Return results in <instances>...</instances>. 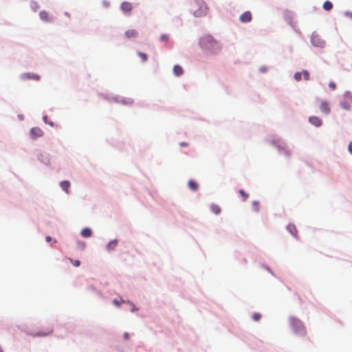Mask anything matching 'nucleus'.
Wrapping results in <instances>:
<instances>
[{
	"mask_svg": "<svg viewBox=\"0 0 352 352\" xmlns=\"http://www.w3.org/2000/svg\"><path fill=\"white\" fill-rule=\"evenodd\" d=\"M199 45L207 55H217L221 50V44L211 34H206L200 37Z\"/></svg>",
	"mask_w": 352,
	"mask_h": 352,
	"instance_id": "obj_1",
	"label": "nucleus"
},
{
	"mask_svg": "<svg viewBox=\"0 0 352 352\" xmlns=\"http://www.w3.org/2000/svg\"><path fill=\"white\" fill-rule=\"evenodd\" d=\"M268 141L277 149L280 154L284 155L287 157H290L291 151L283 140L276 136H272L268 139Z\"/></svg>",
	"mask_w": 352,
	"mask_h": 352,
	"instance_id": "obj_2",
	"label": "nucleus"
},
{
	"mask_svg": "<svg viewBox=\"0 0 352 352\" xmlns=\"http://www.w3.org/2000/svg\"><path fill=\"white\" fill-rule=\"evenodd\" d=\"M289 320L292 328L296 332V333L302 336L306 334L305 328L302 322L298 318L295 317H290Z\"/></svg>",
	"mask_w": 352,
	"mask_h": 352,
	"instance_id": "obj_3",
	"label": "nucleus"
},
{
	"mask_svg": "<svg viewBox=\"0 0 352 352\" xmlns=\"http://www.w3.org/2000/svg\"><path fill=\"white\" fill-rule=\"evenodd\" d=\"M195 4L199 7L194 13L193 15L195 17H202L207 14L208 6L204 0H195Z\"/></svg>",
	"mask_w": 352,
	"mask_h": 352,
	"instance_id": "obj_4",
	"label": "nucleus"
},
{
	"mask_svg": "<svg viewBox=\"0 0 352 352\" xmlns=\"http://www.w3.org/2000/svg\"><path fill=\"white\" fill-rule=\"evenodd\" d=\"M310 41L315 47L324 48L326 46V41L316 32H313L311 35Z\"/></svg>",
	"mask_w": 352,
	"mask_h": 352,
	"instance_id": "obj_5",
	"label": "nucleus"
},
{
	"mask_svg": "<svg viewBox=\"0 0 352 352\" xmlns=\"http://www.w3.org/2000/svg\"><path fill=\"white\" fill-rule=\"evenodd\" d=\"M20 78L22 80H34L38 81L41 79V76L37 74L25 72L21 74Z\"/></svg>",
	"mask_w": 352,
	"mask_h": 352,
	"instance_id": "obj_6",
	"label": "nucleus"
},
{
	"mask_svg": "<svg viewBox=\"0 0 352 352\" xmlns=\"http://www.w3.org/2000/svg\"><path fill=\"white\" fill-rule=\"evenodd\" d=\"M120 10L126 16H129L133 10L132 3L129 1H123L120 5Z\"/></svg>",
	"mask_w": 352,
	"mask_h": 352,
	"instance_id": "obj_7",
	"label": "nucleus"
},
{
	"mask_svg": "<svg viewBox=\"0 0 352 352\" xmlns=\"http://www.w3.org/2000/svg\"><path fill=\"white\" fill-rule=\"evenodd\" d=\"M43 135V131L37 126L32 127L30 131V137L32 140H36L38 138H40Z\"/></svg>",
	"mask_w": 352,
	"mask_h": 352,
	"instance_id": "obj_8",
	"label": "nucleus"
},
{
	"mask_svg": "<svg viewBox=\"0 0 352 352\" xmlns=\"http://www.w3.org/2000/svg\"><path fill=\"white\" fill-rule=\"evenodd\" d=\"M294 16V12L288 10L283 11V18L285 21L291 26H293L292 19Z\"/></svg>",
	"mask_w": 352,
	"mask_h": 352,
	"instance_id": "obj_9",
	"label": "nucleus"
},
{
	"mask_svg": "<svg viewBox=\"0 0 352 352\" xmlns=\"http://www.w3.org/2000/svg\"><path fill=\"white\" fill-rule=\"evenodd\" d=\"M37 158L41 163L44 164L45 165L48 166L50 164V156L48 153H39Z\"/></svg>",
	"mask_w": 352,
	"mask_h": 352,
	"instance_id": "obj_10",
	"label": "nucleus"
},
{
	"mask_svg": "<svg viewBox=\"0 0 352 352\" xmlns=\"http://www.w3.org/2000/svg\"><path fill=\"white\" fill-rule=\"evenodd\" d=\"M252 16L250 11H245L239 17V20L241 23H249L252 21Z\"/></svg>",
	"mask_w": 352,
	"mask_h": 352,
	"instance_id": "obj_11",
	"label": "nucleus"
},
{
	"mask_svg": "<svg viewBox=\"0 0 352 352\" xmlns=\"http://www.w3.org/2000/svg\"><path fill=\"white\" fill-rule=\"evenodd\" d=\"M113 100L117 103H122L123 104H131L133 100L131 98H124L120 96H115L113 98Z\"/></svg>",
	"mask_w": 352,
	"mask_h": 352,
	"instance_id": "obj_12",
	"label": "nucleus"
},
{
	"mask_svg": "<svg viewBox=\"0 0 352 352\" xmlns=\"http://www.w3.org/2000/svg\"><path fill=\"white\" fill-rule=\"evenodd\" d=\"M309 122L316 127H320L322 124V120L315 116H311L309 118Z\"/></svg>",
	"mask_w": 352,
	"mask_h": 352,
	"instance_id": "obj_13",
	"label": "nucleus"
},
{
	"mask_svg": "<svg viewBox=\"0 0 352 352\" xmlns=\"http://www.w3.org/2000/svg\"><path fill=\"white\" fill-rule=\"evenodd\" d=\"M320 110L326 115L331 112L329 104L327 101H322L320 105Z\"/></svg>",
	"mask_w": 352,
	"mask_h": 352,
	"instance_id": "obj_14",
	"label": "nucleus"
},
{
	"mask_svg": "<svg viewBox=\"0 0 352 352\" xmlns=\"http://www.w3.org/2000/svg\"><path fill=\"white\" fill-rule=\"evenodd\" d=\"M39 17L42 21L45 22L53 21L52 19L49 17L48 13L45 10H42L39 12Z\"/></svg>",
	"mask_w": 352,
	"mask_h": 352,
	"instance_id": "obj_15",
	"label": "nucleus"
},
{
	"mask_svg": "<svg viewBox=\"0 0 352 352\" xmlns=\"http://www.w3.org/2000/svg\"><path fill=\"white\" fill-rule=\"evenodd\" d=\"M60 186L66 193H69L70 182L68 180H63L60 182Z\"/></svg>",
	"mask_w": 352,
	"mask_h": 352,
	"instance_id": "obj_16",
	"label": "nucleus"
},
{
	"mask_svg": "<svg viewBox=\"0 0 352 352\" xmlns=\"http://www.w3.org/2000/svg\"><path fill=\"white\" fill-rule=\"evenodd\" d=\"M173 73L176 76H180L183 74L184 69L179 65H175L173 67Z\"/></svg>",
	"mask_w": 352,
	"mask_h": 352,
	"instance_id": "obj_17",
	"label": "nucleus"
},
{
	"mask_svg": "<svg viewBox=\"0 0 352 352\" xmlns=\"http://www.w3.org/2000/svg\"><path fill=\"white\" fill-rule=\"evenodd\" d=\"M124 35L126 38L137 37L138 32L135 30H128L125 32Z\"/></svg>",
	"mask_w": 352,
	"mask_h": 352,
	"instance_id": "obj_18",
	"label": "nucleus"
},
{
	"mask_svg": "<svg viewBox=\"0 0 352 352\" xmlns=\"http://www.w3.org/2000/svg\"><path fill=\"white\" fill-rule=\"evenodd\" d=\"M188 186L190 189H191L193 191L197 190L199 188L198 184L192 179H190L188 183Z\"/></svg>",
	"mask_w": 352,
	"mask_h": 352,
	"instance_id": "obj_19",
	"label": "nucleus"
},
{
	"mask_svg": "<svg viewBox=\"0 0 352 352\" xmlns=\"http://www.w3.org/2000/svg\"><path fill=\"white\" fill-rule=\"evenodd\" d=\"M117 245H118V241L116 239H114L108 243V244L107 245V249L109 251L113 250L116 248Z\"/></svg>",
	"mask_w": 352,
	"mask_h": 352,
	"instance_id": "obj_20",
	"label": "nucleus"
},
{
	"mask_svg": "<svg viewBox=\"0 0 352 352\" xmlns=\"http://www.w3.org/2000/svg\"><path fill=\"white\" fill-rule=\"evenodd\" d=\"M53 331V329L52 328H49L47 329V331H39L35 334L33 335L34 337H36V336H47L48 335H50V333H52Z\"/></svg>",
	"mask_w": 352,
	"mask_h": 352,
	"instance_id": "obj_21",
	"label": "nucleus"
},
{
	"mask_svg": "<svg viewBox=\"0 0 352 352\" xmlns=\"http://www.w3.org/2000/svg\"><path fill=\"white\" fill-rule=\"evenodd\" d=\"M210 210L215 214H219L221 211V208L215 204H212L210 205Z\"/></svg>",
	"mask_w": 352,
	"mask_h": 352,
	"instance_id": "obj_22",
	"label": "nucleus"
},
{
	"mask_svg": "<svg viewBox=\"0 0 352 352\" xmlns=\"http://www.w3.org/2000/svg\"><path fill=\"white\" fill-rule=\"evenodd\" d=\"M333 3L330 1H325L322 5V8L326 11H330L333 8Z\"/></svg>",
	"mask_w": 352,
	"mask_h": 352,
	"instance_id": "obj_23",
	"label": "nucleus"
},
{
	"mask_svg": "<svg viewBox=\"0 0 352 352\" xmlns=\"http://www.w3.org/2000/svg\"><path fill=\"white\" fill-rule=\"evenodd\" d=\"M91 233H92L91 230L88 228H84L81 231V235L83 237H90L91 236Z\"/></svg>",
	"mask_w": 352,
	"mask_h": 352,
	"instance_id": "obj_24",
	"label": "nucleus"
},
{
	"mask_svg": "<svg viewBox=\"0 0 352 352\" xmlns=\"http://www.w3.org/2000/svg\"><path fill=\"white\" fill-rule=\"evenodd\" d=\"M340 107L345 110H350L351 109V105L349 104V102H348L347 101H341L340 102Z\"/></svg>",
	"mask_w": 352,
	"mask_h": 352,
	"instance_id": "obj_25",
	"label": "nucleus"
},
{
	"mask_svg": "<svg viewBox=\"0 0 352 352\" xmlns=\"http://www.w3.org/2000/svg\"><path fill=\"white\" fill-rule=\"evenodd\" d=\"M30 8L32 10V11L35 12L39 8V5L36 1L31 0L30 1Z\"/></svg>",
	"mask_w": 352,
	"mask_h": 352,
	"instance_id": "obj_26",
	"label": "nucleus"
},
{
	"mask_svg": "<svg viewBox=\"0 0 352 352\" xmlns=\"http://www.w3.org/2000/svg\"><path fill=\"white\" fill-rule=\"evenodd\" d=\"M137 54L138 56H140L143 62H146L148 60V56L146 54L142 52H138Z\"/></svg>",
	"mask_w": 352,
	"mask_h": 352,
	"instance_id": "obj_27",
	"label": "nucleus"
},
{
	"mask_svg": "<svg viewBox=\"0 0 352 352\" xmlns=\"http://www.w3.org/2000/svg\"><path fill=\"white\" fill-rule=\"evenodd\" d=\"M252 210L253 211L258 212L259 211V201H252Z\"/></svg>",
	"mask_w": 352,
	"mask_h": 352,
	"instance_id": "obj_28",
	"label": "nucleus"
},
{
	"mask_svg": "<svg viewBox=\"0 0 352 352\" xmlns=\"http://www.w3.org/2000/svg\"><path fill=\"white\" fill-rule=\"evenodd\" d=\"M43 122L45 124H49L51 126H54V122H52V121H50L48 120V116L47 115H45V116H43Z\"/></svg>",
	"mask_w": 352,
	"mask_h": 352,
	"instance_id": "obj_29",
	"label": "nucleus"
},
{
	"mask_svg": "<svg viewBox=\"0 0 352 352\" xmlns=\"http://www.w3.org/2000/svg\"><path fill=\"white\" fill-rule=\"evenodd\" d=\"M239 192L243 197V201H245L249 197L248 193L245 192L243 189H240Z\"/></svg>",
	"mask_w": 352,
	"mask_h": 352,
	"instance_id": "obj_30",
	"label": "nucleus"
},
{
	"mask_svg": "<svg viewBox=\"0 0 352 352\" xmlns=\"http://www.w3.org/2000/svg\"><path fill=\"white\" fill-rule=\"evenodd\" d=\"M301 72L302 76H303V78L305 80H309V73L307 70L303 69Z\"/></svg>",
	"mask_w": 352,
	"mask_h": 352,
	"instance_id": "obj_31",
	"label": "nucleus"
},
{
	"mask_svg": "<svg viewBox=\"0 0 352 352\" xmlns=\"http://www.w3.org/2000/svg\"><path fill=\"white\" fill-rule=\"evenodd\" d=\"M294 79L296 81H300L302 79V72H297L294 74Z\"/></svg>",
	"mask_w": 352,
	"mask_h": 352,
	"instance_id": "obj_32",
	"label": "nucleus"
},
{
	"mask_svg": "<svg viewBox=\"0 0 352 352\" xmlns=\"http://www.w3.org/2000/svg\"><path fill=\"white\" fill-rule=\"evenodd\" d=\"M344 97L348 98L351 102H352V94L351 91H346L344 94Z\"/></svg>",
	"mask_w": 352,
	"mask_h": 352,
	"instance_id": "obj_33",
	"label": "nucleus"
},
{
	"mask_svg": "<svg viewBox=\"0 0 352 352\" xmlns=\"http://www.w3.org/2000/svg\"><path fill=\"white\" fill-rule=\"evenodd\" d=\"M77 245H78V247L80 249V250H84L86 247V243L84 241H79L77 242Z\"/></svg>",
	"mask_w": 352,
	"mask_h": 352,
	"instance_id": "obj_34",
	"label": "nucleus"
},
{
	"mask_svg": "<svg viewBox=\"0 0 352 352\" xmlns=\"http://www.w3.org/2000/svg\"><path fill=\"white\" fill-rule=\"evenodd\" d=\"M261 318V314H259V313H254L253 315H252V319L254 320V321H258Z\"/></svg>",
	"mask_w": 352,
	"mask_h": 352,
	"instance_id": "obj_35",
	"label": "nucleus"
},
{
	"mask_svg": "<svg viewBox=\"0 0 352 352\" xmlns=\"http://www.w3.org/2000/svg\"><path fill=\"white\" fill-rule=\"evenodd\" d=\"M68 259L69 260V261H70L71 263H73V265H74L75 267H78V266H80V261L79 260H75V261H74L73 259H72V258H69Z\"/></svg>",
	"mask_w": 352,
	"mask_h": 352,
	"instance_id": "obj_36",
	"label": "nucleus"
},
{
	"mask_svg": "<svg viewBox=\"0 0 352 352\" xmlns=\"http://www.w3.org/2000/svg\"><path fill=\"white\" fill-rule=\"evenodd\" d=\"M168 34H163L160 36V41L162 42H164V41H168Z\"/></svg>",
	"mask_w": 352,
	"mask_h": 352,
	"instance_id": "obj_37",
	"label": "nucleus"
},
{
	"mask_svg": "<svg viewBox=\"0 0 352 352\" xmlns=\"http://www.w3.org/2000/svg\"><path fill=\"white\" fill-rule=\"evenodd\" d=\"M102 6H103L104 8H109V6H110V3H109V1H107V0H103V1H102Z\"/></svg>",
	"mask_w": 352,
	"mask_h": 352,
	"instance_id": "obj_38",
	"label": "nucleus"
},
{
	"mask_svg": "<svg viewBox=\"0 0 352 352\" xmlns=\"http://www.w3.org/2000/svg\"><path fill=\"white\" fill-rule=\"evenodd\" d=\"M329 87L331 89H335L336 88V84L334 82H330L329 83Z\"/></svg>",
	"mask_w": 352,
	"mask_h": 352,
	"instance_id": "obj_39",
	"label": "nucleus"
},
{
	"mask_svg": "<svg viewBox=\"0 0 352 352\" xmlns=\"http://www.w3.org/2000/svg\"><path fill=\"white\" fill-rule=\"evenodd\" d=\"M348 151L351 154H352V141L349 143Z\"/></svg>",
	"mask_w": 352,
	"mask_h": 352,
	"instance_id": "obj_40",
	"label": "nucleus"
},
{
	"mask_svg": "<svg viewBox=\"0 0 352 352\" xmlns=\"http://www.w3.org/2000/svg\"><path fill=\"white\" fill-rule=\"evenodd\" d=\"M113 303L115 305H116V306H120V302H119L118 300H116V299H114V300H113Z\"/></svg>",
	"mask_w": 352,
	"mask_h": 352,
	"instance_id": "obj_41",
	"label": "nucleus"
},
{
	"mask_svg": "<svg viewBox=\"0 0 352 352\" xmlns=\"http://www.w3.org/2000/svg\"><path fill=\"white\" fill-rule=\"evenodd\" d=\"M266 70H267V68H266L265 67H263H263H261L259 68V71H260L261 72H266Z\"/></svg>",
	"mask_w": 352,
	"mask_h": 352,
	"instance_id": "obj_42",
	"label": "nucleus"
},
{
	"mask_svg": "<svg viewBox=\"0 0 352 352\" xmlns=\"http://www.w3.org/2000/svg\"><path fill=\"white\" fill-rule=\"evenodd\" d=\"M124 338L125 340H129V333L126 332L124 333Z\"/></svg>",
	"mask_w": 352,
	"mask_h": 352,
	"instance_id": "obj_43",
	"label": "nucleus"
},
{
	"mask_svg": "<svg viewBox=\"0 0 352 352\" xmlns=\"http://www.w3.org/2000/svg\"><path fill=\"white\" fill-rule=\"evenodd\" d=\"M180 146H188V143L186 142H182L179 143Z\"/></svg>",
	"mask_w": 352,
	"mask_h": 352,
	"instance_id": "obj_44",
	"label": "nucleus"
},
{
	"mask_svg": "<svg viewBox=\"0 0 352 352\" xmlns=\"http://www.w3.org/2000/svg\"><path fill=\"white\" fill-rule=\"evenodd\" d=\"M351 12H349V11H345L344 14V16H351Z\"/></svg>",
	"mask_w": 352,
	"mask_h": 352,
	"instance_id": "obj_45",
	"label": "nucleus"
},
{
	"mask_svg": "<svg viewBox=\"0 0 352 352\" xmlns=\"http://www.w3.org/2000/svg\"><path fill=\"white\" fill-rule=\"evenodd\" d=\"M45 240H46V241H47V242H50V241L52 240V237H51V236H47L45 237Z\"/></svg>",
	"mask_w": 352,
	"mask_h": 352,
	"instance_id": "obj_46",
	"label": "nucleus"
},
{
	"mask_svg": "<svg viewBox=\"0 0 352 352\" xmlns=\"http://www.w3.org/2000/svg\"><path fill=\"white\" fill-rule=\"evenodd\" d=\"M288 229H289V230L290 229H294V231H296V228H295L294 226H293V225H289Z\"/></svg>",
	"mask_w": 352,
	"mask_h": 352,
	"instance_id": "obj_47",
	"label": "nucleus"
},
{
	"mask_svg": "<svg viewBox=\"0 0 352 352\" xmlns=\"http://www.w3.org/2000/svg\"><path fill=\"white\" fill-rule=\"evenodd\" d=\"M18 118L19 120H23V115L19 114L18 115Z\"/></svg>",
	"mask_w": 352,
	"mask_h": 352,
	"instance_id": "obj_48",
	"label": "nucleus"
},
{
	"mask_svg": "<svg viewBox=\"0 0 352 352\" xmlns=\"http://www.w3.org/2000/svg\"><path fill=\"white\" fill-rule=\"evenodd\" d=\"M294 229H290V232H292V234L295 236L296 233V230L295 232H294Z\"/></svg>",
	"mask_w": 352,
	"mask_h": 352,
	"instance_id": "obj_49",
	"label": "nucleus"
},
{
	"mask_svg": "<svg viewBox=\"0 0 352 352\" xmlns=\"http://www.w3.org/2000/svg\"><path fill=\"white\" fill-rule=\"evenodd\" d=\"M64 14H65L66 16H68V17H69V16H70V14H69V12H65Z\"/></svg>",
	"mask_w": 352,
	"mask_h": 352,
	"instance_id": "obj_50",
	"label": "nucleus"
},
{
	"mask_svg": "<svg viewBox=\"0 0 352 352\" xmlns=\"http://www.w3.org/2000/svg\"><path fill=\"white\" fill-rule=\"evenodd\" d=\"M350 17H351V19H352V12H351V16H350Z\"/></svg>",
	"mask_w": 352,
	"mask_h": 352,
	"instance_id": "obj_51",
	"label": "nucleus"
}]
</instances>
